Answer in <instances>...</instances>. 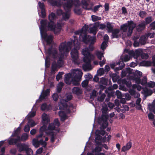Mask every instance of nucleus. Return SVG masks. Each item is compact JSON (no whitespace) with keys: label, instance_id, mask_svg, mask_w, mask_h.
Instances as JSON below:
<instances>
[{"label":"nucleus","instance_id":"nucleus-6","mask_svg":"<svg viewBox=\"0 0 155 155\" xmlns=\"http://www.w3.org/2000/svg\"><path fill=\"white\" fill-rule=\"evenodd\" d=\"M142 76V73L140 71H137L133 76L132 79L135 81V82L138 84H140L142 85H146L147 78L146 77H144L141 80L140 78Z\"/></svg>","mask_w":155,"mask_h":155},{"label":"nucleus","instance_id":"nucleus-35","mask_svg":"<svg viewBox=\"0 0 155 155\" xmlns=\"http://www.w3.org/2000/svg\"><path fill=\"white\" fill-rule=\"evenodd\" d=\"M33 145L36 148H38L39 146V141L38 139H34L32 141Z\"/></svg>","mask_w":155,"mask_h":155},{"label":"nucleus","instance_id":"nucleus-20","mask_svg":"<svg viewBox=\"0 0 155 155\" xmlns=\"http://www.w3.org/2000/svg\"><path fill=\"white\" fill-rule=\"evenodd\" d=\"M145 96H147L151 95L153 93L151 90L148 89L147 87H145L143 89Z\"/></svg>","mask_w":155,"mask_h":155},{"label":"nucleus","instance_id":"nucleus-15","mask_svg":"<svg viewBox=\"0 0 155 155\" xmlns=\"http://www.w3.org/2000/svg\"><path fill=\"white\" fill-rule=\"evenodd\" d=\"M72 93L77 96H79L83 93V91L80 87H74L72 90Z\"/></svg>","mask_w":155,"mask_h":155},{"label":"nucleus","instance_id":"nucleus-33","mask_svg":"<svg viewBox=\"0 0 155 155\" xmlns=\"http://www.w3.org/2000/svg\"><path fill=\"white\" fill-rule=\"evenodd\" d=\"M96 55L97 57V58L100 60L102 59V57H104V54L101 51H97L96 52Z\"/></svg>","mask_w":155,"mask_h":155},{"label":"nucleus","instance_id":"nucleus-34","mask_svg":"<svg viewBox=\"0 0 155 155\" xmlns=\"http://www.w3.org/2000/svg\"><path fill=\"white\" fill-rule=\"evenodd\" d=\"M102 151V148L99 146H96L94 149L92 150V152L94 153H99Z\"/></svg>","mask_w":155,"mask_h":155},{"label":"nucleus","instance_id":"nucleus-19","mask_svg":"<svg viewBox=\"0 0 155 155\" xmlns=\"http://www.w3.org/2000/svg\"><path fill=\"white\" fill-rule=\"evenodd\" d=\"M82 75V72L81 71L78 74L75 75L72 80H75L80 81Z\"/></svg>","mask_w":155,"mask_h":155},{"label":"nucleus","instance_id":"nucleus-17","mask_svg":"<svg viewBox=\"0 0 155 155\" xmlns=\"http://www.w3.org/2000/svg\"><path fill=\"white\" fill-rule=\"evenodd\" d=\"M132 145V143L130 141L129 142L126 146H124L121 149V151L124 152L129 150L131 147Z\"/></svg>","mask_w":155,"mask_h":155},{"label":"nucleus","instance_id":"nucleus-36","mask_svg":"<svg viewBox=\"0 0 155 155\" xmlns=\"http://www.w3.org/2000/svg\"><path fill=\"white\" fill-rule=\"evenodd\" d=\"M50 65V58H49V57H46L45 59V67L48 68L49 67Z\"/></svg>","mask_w":155,"mask_h":155},{"label":"nucleus","instance_id":"nucleus-62","mask_svg":"<svg viewBox=\"0 0 155 155\" xmlns=\"http://www.w3.org/2000/svg\"><path fill=\"white\" fill-rule=\"evenodd\" d=\"M67 118V116L66 114H64L60 117L61 120L62 121H64Z\"/></svg>","mask_w":155,"mask_h":155},{"label":"nucleus","instance_id":"nucleus-1","mask_svg":"<svg viewBox=\"0 0 155 155\" xmlns=\"http://www.w3.org/2000/svg\"><path fill=\"white\" fill-rule=\"evenodd\" d=\"M74 45V48L71 51V54L73 62L75 64H78V60L79 58L78 50L80 47V43L77 41L74 40L72 41H68L67 43L65 41L61 44L59 47V50L60 54H67L71 50L72 44Z\"/></svg>","mask_w":155,"mask_h":155},{"label":"nucleus","instance_id":"nucleus-9","mask_svg":"<svg viewBox=\"0 0 155 155\" xmlns=\"http://www.w3.org/2000/svg\"><path fill=\"white\" fill-rule=\"evenodd\" d=\"M17 147L18 148L20 152L25 151H26L27 155H31L29 152H31L32 150L29 148L28 145L25 143H19L17 144Z\"/></svg>","mask_w":155,"mask_h":155},{"label":"nucleus","instance_id":"nucleus-5","mask_svg":"<svg viewBox=\"0 0 155 155\" xmlns=\"http://www.w3.org/2000/svg\"><path fill=\"white\" fill-rule=\"evenodd\" d=\"M98 123L99 124H101V125L100 128V130H97L95 132L99 135L101 134L104 136L106 133L104 130L105 129L108 125L107 117L106 115L102 114L101 117L98 119Z\"/></svg>","mask_w":155,"mask_h":155},{"label":"nucleus","instance_id":"nucleus-26","mask_svg":"<svg viewBox=\"0 0 155 155\" xmlns=\"http://www.w3.org/2000/svg\"><path fill=\"white\" fill-rule=\"evenodd\" d=\"M121 65H120L118 67H116L114 69V71L115 72H117L120 70H122L125 66V64L123 61H120Z\"/></svg>","mask_w":155,"mask_h":155},{"label":"nucleus","instance_id":"nucleus-48","mask_svg":"<svg viewBox=\"0 0 155 155\" xmlns=\"http://www.w3.org/2000/svg\"><path fill=\"white\" fill-rule=\"evenodd\" d=\"M47 128V126L45 124H44L42 126H41L40 128V132L43 133L46 130Z\"/></svg>","mask_w":155,"mask_h":155},{"label":"nucleus","instance_id":"nucleus-18","mask_svg":"<svg viewBox=\"0 0 155 155\" xmlns=\"http://www.w3.org/2000/svg\"><path fill=\"white\" fill-rule=\"evenodd\" d=\"M143 51L140 49L136 50L133 54V56L134 58H137L140 56H141V53Z\"/></svg>","mask_w":155,"mask_h":155},{"label":"nucleus","instance_id":"nucleus-8","mask_svg":"<svg viewBox=\"0 0 155 155\" xmlns=\"http://www.w3.org/2000/svg\"><path fill=\"white\" fill-rule=\"evenodd\" d=\"M48 56L46 57H49V58H51L54 59L57 58L58 52L57 50L55 48H52V46L49 48L47 51Z\"/></svg>","mask_w":155,"mask_h":155},{"label":"nucleus","instance_id":"nucleus-30","mask_svg":"<svg viewBox=\"0 0 155 155\" xmlns=\"http://www.w3.org/2000/svg\"><path fill=\"white\" fill-rule=\"evenodd\" d=\"M108 79L104 77L102 78L100 80V83L102 84L107 86L108 85Z\"/></svg>","mask_w":155,"mask_h":155},{"label":"nucleus","instance_id":"nucleus-44","mask_svg":"<svg viewBox=\"0 0 155 155\" xmlns=\"http://www.w3.org/2000/svg\"><path fill=\"white\" fill-rule=\"evenodd\" d=\"M64 74L63 72H60L58 73L56 76V79L57 81H58L59 80L62 78V75Z\"/></svg>","mask_w":155,"mask_h":155},{"label":"nucleus","instance_id":"nucleus-38","mask_svg":"<svg viewBox=\"0 0 155 155\" xmlns=\"http://www.w3.org/2000/svg\"><path fill=\"white\" fill-rule=\"evenodd\" d=\"M146 86L148 87L153 88L155 87V82L153 81H150L147 83Z\"/></svg>","mask_w":155,"mask_h":155},{"label":"nucleus","instance_id":"nucleus-40","mask_svg":"<svg viewBox=\"0 0 155 155\" xmlns=\"http://www.w3.org/2000/svg\"><path fill=\"white\" fill-rule=\"evenodd\" d=\"M104 70L103 68H100L97 71V74L98 76H101L104 74Z\"/></svg>","mask_w":155,"mask_h":155},{"label":"nucleus","instance_id":"nucleus-23","mask_svg":"<svg viewBox=\"0 0 155 155\" xmlns=\"http://www.w3.org/2000/svg\"><path fill=\"white\" fill-rule=\"evenodd\" d=\"M64 83L62 82H60L57 86V92L60 93L62 90V88L64 86Z\"/></svg>","mask_w":155,"mask_h":155},{"label":"nucleus","instance_id":"nucleus-45","mask_svg":"<svg viewBox=\"0 0 155 155\" xmlns=\"http://www.w3.org/2000/svg\"><path fill=\"white\" fill-rule=\"evenodd\" d=\"M91 18L93 21H95L97 20H100L101 19V18L95 15H92L91 16Z\"/></svg>","mask_w":155,"mask_h":155},{"label":"nucleus","instance_id":"nucleus-51","mask_svg":"<svg viewBox=\"0 0 155 155\" xmlns=\"http://www.w3.org/2000/svg\"><path fill=\"white\" fill-rule=\"evenodd\" d=\"M52 98L55 101H57L58 99L59 96L57 93H54L52 95Z\"/></svg>","mask_w":155,"mask_h":155},{"label":"nucleus","instance_id":"nucleus-10","mask_svg":"<svg viewBox=\"0 0 155 155\" xmlns=\"http://www.w3.org/2000/svg\"><path fill=\"white\" fill-rule=\"evenodd\" d=\"M100 22H97L94 24H91L89 25H85L81 29H93V28H99Z\"/></svg>","mask_w":155,"mask_h":155},{"label":"nucleus","instance_id":"nucleus-29","mask_svg":"<svg viewBox=\"0 0 155 155\" xmlns=\"http://www.w3.org/2000/svg\"><path fill=\"white\" fill-rule=\"evenodd\" d=\"M46 133L48 134L51 135V142L52 143L54 142L55 139L54 133L52 131H49L46 132Z\"/></svg>","mask_w":155,"mask_h":155},{"label":"nucleus","instance_id":"nucleus-39","mask_svg":"<svg viewBox=\"0 0 155 155\" xmlns=\"http://www.w3.org/2000/svg\"><path fill=\"white\" fill-rule=\"evenodd\" d=\"M28 136L26 133L23 134L21 136V141H25L28 138Z\"/></svg>","mask_w":155,"mask_h":155},{"label":"nucleus","instance_id":"nucleus-41","mask_svg":"<svg viewBox=\"0 0 155 155\" xmlns=\"http://www.w3.org/2000/svg\"><path fill=\"white\" fill-rule=\"evenodd\" d=\"M107 43L105 41H103L101 46V49L103 51H104V50H105L106 48L108 46L107 44Z\"/></svg>","mask_w":155,"mask_h":155},{"label":"nucleus","instance_id":"nucleus-60","mask_svg":"<svg viewBox=\"0 0 155 155\" xmlns=\"http://www.w3.org/2000/svg\"><path fill=\"white\" fill-rule=\"evenodd\" d=\"M35 115V112L34 111L31 112L29 114H28V117L29 118H31L34 117Z\"/></svg>","mask_w":155,"mask_h":155},{"label":"nucleus","instance_id":"nucleus-37","mask_svg":"<svg viewBox=\"0 0 155 155\" xmlns=\"http://www.w3.org/2000/svg\"><path fill=\"white\" fill-rule=\"evenodd\" d=\"M155 35L154 32L153 31L152 32H147L145 34V35L147 38H152L154 37Z\"/></svg>","mask_w":155,"mask_h":155},{"label":"nucleus","instance_id":"nucleus-64","mask_svg":"<svg viewBox=\"0 0 155 155\" xmlns=\"http://www.w3.org/2000/svg\"><path fill=\"white\" fill-rule=\"evenodd\" d=\"M104 71L106 72H108L110 70V67L108 65H106L105 66L104 68Z\"/></svg>","mask_w":155,"mask_h":155},{"label":"nucleus","instance_id":"nucleus-50","mask_svg":"<svg viewBox=\"0 0 155 155\" xmlns=\"http://www.w3.org/2000/svg\"><path fill=\"white\" fill-rule=\"evenodd\" d=\"M82 0L83 8L87 9H89L87 8V2L85 1H83V0Z\"/></svg>","mask_w":155,"mask_h":155},{"label":"nucleus","instance_id":"nucleus-53","mask_svg":"<svg viewBox=\"0 0 155 155\" xmlns=\"http://www.w3.org/2000/svg\"><path fill=\"white\" fill-rule=\"evenodd\" d=\"M95 140H101L102 139V137L101 136H100L99 134H97L96 132H95Z\"/></svg>","mask_w":155,"mask_h":155},{"label":"nucleus","instance_id":"nucleus-12","mask_svg":"<svg viewBox=\"0 0 155 155\" xmlns=\"http://www.w3.org/2000/svg\"><path fill=\"white\" fill-rule=\"evenodd\" d=\"M90 36L87 35L86 33H81L79 38L82 39V41L84 43L87 44L89 43V39Z\"/></svg>","mask_w":155,"mask_h":155},{"label":"nucleus","instance_id":"nucleus-55","mask_svg":"<svg viewBox=\"0 0 155 155\" xmlns=\"http://www.w3.org/2000/svg\"><path fill=\"white\" fill-rule=\"evenodd\" d=\"M80 81L75 80H72V84L75 86H78L79 85V82Z\"/></svg>","mask_w":155,"mask_h":155},{"label":"nucleus","instance_id":"nucleus-61","mask_svg":"<svg viewBox=\"0 0 155 155\" xmlns=\"http://www.w3.org/2000/svg\"><path fill=\"white\" fill-rule=\"evenodd\" d=\"M105 95L104 94L101 95L100 97L98 98V100L100 102H102L104 101L105 97Z\"/></svg>","mask_w":155,"mask_h":155},{"label":"nucleus","instance_id":"nucleus-43","mask_svg":"<svg viewBox=\"0 0 155 155\" xmlns=\"http://www.w3.org/2000/svg\"><path fill=\"white\" fill-rule=\"evenodd\" d=\"M88 80H85L83 81L81 83L82 86L83 87H86L88 84Z\"/></svg>","mask_w":155,"mask_h":155},{"label":"nucleus","instance_id":"nucleus-49","mask_svg":"<svg viewBox=\"0 0 155 155\" xmlns=\"http://www.w3.org/2000/svg\"><path fill=\"white\" fill-rule=\"evenodd\" d=\"M39 145H42L44 147H45L47 145V143L45 141L43 140V139H41L39 140Z\"/></svg>","mask_w":155,"mask_h":155},{"label":"nucleus","instance_id":"nucleus-4","mask_svg":"<svg viewBox=\"0 0 155 155\" xmlns=\"http://www.w3.org/2000/svg\"><path fill=\"white\" fill-rule=\"evenodd\" d=\"M93 45L90 44L88 48L86 47L83 49L81 52L82 54L84 56L83 60L85 64L83 65V68L85 70L91 69V54L90 51H92L94 50V47Z\"/></svg>","mask_w":155,"mask_h":155},{"label":"nucleus","instance_id":"nucleus-56","mask_svg":"<svg viewBox=\"0 0 155 155\" xmlns=\"http://www.w3.org/2000/svg\"><path fill=\"white\" fill-rule=\"evenodd\" d=\"M139 15L141 18H143L146 15V13L144 11H140L139 13Z\"/></svg>","mask_w":155,"mask_h":155},{"label":"nucleus","instance_id":"nucleus-14","mask_svg":"<svg viewBox=\"0 0 155 155\" xmlns=\"http://www.w3.org/2000/svg\"><path fill=\"white\" fill-rule=\"evenodd\" d=\"M50 92V89H47L45 91H43L39 97L40 100H42L45 99L46 97L49 96Z\"/></svg>","mask_w":155,"mask_h":155},{"label":"nucleus","instance_id":"nucleus-32","mask_svg":"<svg viewBox=\"0 0 155 155\" xmlns=\"http://www.w3.org/2000/svg\"><path fill=\"white\" fill-rule=\"evenodd\" d=\"M42 119L43 121L45 122H46L47 124L49 122V120L48 119L47 115L46 114L44 113L42 114Z\"/></svg>","mask_w":155,"mask_h":155},{"label":"nucleus","instance_id":"nucleus-46","mask_svg":"<svg viewBox=\"0 0 155 155\" xmlns=\"http://www.w3.org/2000/svg\"><path fill=\"white\" fill-rule=\"evenodd\" d=\"M141 57L143 59H146L148 58L149 56L147 53H144L143 51L141 53Z\"/></svg>","mask_w":155,"mask_h":155},{"label":"nucleus","instance_id":"nucleus-58","mask_svg":"<svg viewBox=\"0 0 155 155\" xmlns=\"http://www.w3.org/2000/svg\"><path fill=\"white\" fill-rule=\"evenodd\" d=\"M109 39V37L106 34L104 36L103 39L104 41H105L107 43H108Z\"/></svg>","mask_w":155,"mask_h":155},{"label":"nucleus","instance_id":"nucleus-3","mask_svg":"<svg viewBox=\"0 0 155 155\" xmlns=\"http://www.w3.org/2000/svg\"><path fill=\"white\" fill-rule=\"evenodd\" d=\"M64 1L67 2V3L64 5V8L66 11V12L63 13L62 11L60 9L57 10V14L58 15H62L63 18L65 21L68 20L70 16V8L74 4L76 6H78L80 5V2L78 0H75L74 1H70V0H63Z\"/></svg>","mask_w":155,"mask_h":155},{"label":"nucleus","instance_id":"nucleus-16","mask_svg":"<svg viewBox=\"0 0 155 155\" xmlns=\"http://www.w3.org/2000/svg\"><path fill=\"white\" fill-rule=\"evenodd\" d=\"M48 2L53 6H59L61 5V3L59 0H48Z\"/></svg>","mask_w":155,"mask_h":155},{"label":"nucleus","instance_id":"nucleus-59","mask_svg":"<svg viewBox=\"0 0 155 155\" xmlns=\"http://www.w3.org/2000/svg\"><path fill=\"white\" fill-rule=\"evenodd\" d=\"M106 25L108 29H112L113 28V25L109 22L107 23Z\"/></svg>","mask_w":155,"mask_h":155},{"label":"nucleus","instance_id":"nucleus-57","mask_svg":"<svg viewBox=\"0 0 155 155\" xmlns=\"http://www.w3.org/2000/svg\"><path fill=\"white\" fill-rule=\"evenodd\" d=\"M54 124V126H56L58 127H59L60 125V123L58 119H55L54 123H53Z\"/></svg>","mask_w":155,"mask_h":155},{"label":"nucleus","instance_id":"nucleus-11","mask_svg":"<svg viewBox=\"0 0 155 155\" xmlns=\"http://www.w3.org/2000/svg\"><path fill=\"white\" fill-rule=\"evenodd\" d=\"M109 32L112 33V38H117L119 37V33L120 30H108ZM123 31L125 32L127 30H122Z\"/></svg>","mask_w":155,"mask_h":155},{"label":"nucleus","instance_id":"nucleus-22","mask_svg":"<svg viewBox=\"0 0 155 155\" xmlns=\"http://www.w3.org/2000/svg\"><path fill=\"white\" fill-rule=\"evenodd\" d=\"M21 127H18L17 129L15 130L12 133V136L13 137H16L20 133L21 130Z\"/></svg>","mask_w":155,"mask_h":155},{"label":"nucleus","instance_id":"nucleus-27","mask_svg":"<svg viewBox=\"0 0 155 155\" xmlns=\"http://www.w3.org/2000/svg\"><path fill=\"white\" fill-rule=\"evenodd\" d=\"M128 25L129 29H133L136 26V24L132 21H128Z\"/></svg>","mask_w":155,"mask_h":155},{"label":"nucleus","instance_id":"nucleus-24","mask_svg":"<svg viewBox=\"0 0 155 155\" xmlns=\"http://www.w3.org/2000/svg\"><path fill=\"white\" fill-rule=\"evenodd\" d=\"M141 66H150L151 65V62L147 61H142L140 63Z\"/></svg>","mask_w":155,"mask_h":155},{"label":"nucleus","instance_id":"nucleus-28","mask_svg":"<svg viewBox=\"0 0 155 155\" xmlns=\"http://www.w3.org/2000/svg\"><path fill=\"white\" fill-rule=\"evenodd\" d=\"M59 106V109L61 110L66 109L68 107V104L65 102L61 103Z\"/></svg>","mask_w":155,"mask_h":155},{"label":"nucleus","instance_id":"nucleus-52","mask_svg":"<svg viewBox=\"0 0 155 155\" xmlns=\"http://www.w3.org/2000/svg\"><path fill=\"white\" fill-rule=\"evenodd\" d=\"M130 59V57L129 56L127 55H125L123 58L122 59V61L123 62H127Z\"/></svg>","mask_w":155,"mask_h":155},{"label":"nucleus","instance_id":"nucleus-47","mask_svg":"<svg viewBox=\"0 0 155 155\" xmlns=\"http://www.w3.org/2000/svg\"><path fill=\"white\" fill-rule=\"evenodd\" d=\"M48 109L47 104L45 103L42 104L41 106V110L44 111Z\"/></svg>","mask_w":155,"mask_h":155},{"label":"nucleus","instance_id":"nucleus-7","mask_svg":"<svg viewBox=\"0 0 155 155\" xmlns=\"http://www.w3.org/2000/svg\"><path fill=\"white\" fill-rule=\"evenodd\" d=\"M56 30H50L55 31ZM41 38L47 43L48 45H50L53 41V36L51 35H48L47 33V30H40Z\"/></svg>","mask_w":155,"mask_h":155},{"label":"nucleus","instance_id":"nucleus-63","mask_svg":"<svg viewBox=\"0 0 155 155\" xmlns=\"http://www.w3.org/2000/svg\"><path fill=\"white\" fill-rule=\"evenodd\" d=\"M146 22L147 24H149L152 21V18L151 17H148L146 18Z\"/></svg>","mask_w":155,"mask_h":155},{"label":"nucleus","instance_id":"nucleus-13","mask_svg":"<svg viewBox=\"0 0 155 155\" xmlns=\"http://www.w3.org/2000/svg\"><path fill=\"white\" fill-rule=\"evenodd\" d=\"M17 138H11L8 141V143L10 145H13L16 144L18 142H20L21 141V137L19 136L18 135L16 136Z\"/></svg>","mask_w":155,"mask_h":155},{"label":"nucleus","instance_id":"nucleus-21","mask_svg":"<svg viewBox=\"0 0 155 155\" xmlns=\"http://www.w3.org/2000/svg\"><path fill=\"white\" fill-rule=\"evenodd\" d=\"M58 67L56 63H53L51 65V73L52 74H54L55 71L56 70L57 68Z\"/></svg>","mask_w":155,"mask_h":155},{"label":"nucleus","instance_id":"nucleus-54","mask_svg":"<svg viewBox=\"0 0 155 155\" xmlns=\"http://www.w3.org/2000/svg\"><path fill=\"white\" fill-rule=\"evenodd\" d=\"M30 126L28 124L25 126L24 130L26 132H29L30 130Z\"/></svg>","mask_w":155,"mask_h":155},{"label":"nucleus","instance_id":"nucleus-2","mask_svg":"<svg viewBox=\"0 0 155 155\" xmlns=\"http://www.w3.org/2000/svg\"><path fill=\"white\" fill-rule=\"evenodd\" d=\"M56 16L54 13H51L49 16V22H47L45 20H42L41 21V27L40 29L48 28L50 29H61L63 25L64 24L59 21L56 25L54 24V21L56 19Z\"/></svg>","mask_w":155,"mask_h":155},{"label":"nucleus","instance_id":"nucleus-31","mask_svg":"<svg viewBox=\"0 0 155 155\" xmlns=\"http://www.w3.org/2000/svg\"><path fill=\"white\" fill-rule=\"evenodd\" d=\"M96 41V38L95 36H90L89 39V43H90V44L94 45Z\"/></svg>","mask_w":155,"mask_h":155},{"label":"nucleus","instance_id":"nucleus-25","mask_svg":"<svg viewBox=\"0 0 155 155\" xmlns=\"http://www.w3.org/2000/svg\"><path fill=\"white\" fill-rule=\"evenodd\" d=\"M140 42L142 44L144 45L146 44L147 41V37L145 35L140 37Z\"/></svg>","mask_w":155,"mask_h":155},{"label":"nucleus","instance_id":"nucleus-42","mask_svg":"<svg viewBox=\"0 0 155 155\" xmlns=\"http://www.w3.org/2000/svg\"><path fill=\"white\" fill-rule=\"evenodd\" d=\"M55 126L54 124L53 123H50L48 127V129L49 130H55Z\"/></svg>","mask_w":155,"mask_h":155}]
</instances>
